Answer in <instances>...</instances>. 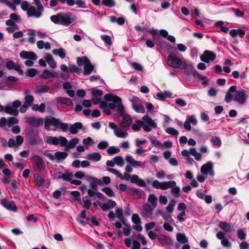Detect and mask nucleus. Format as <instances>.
I'll return each instance as SVG.
<instances>
[{
	"instance_id": "obj_1",
	"label": "nucleus",
	"mask_w": 249,
	"mask_h": 249,
	"mask_svg": "<svg viewBox=\"0 0 249 249\" xmlns=\"http://www.w3.org/2000/svg\"><path fill=\"white\" fill-rule=\"evenodd\" d=\"M51 21L55 24L68 26L76 20V17L71 12L58 13L51 17Z\"/></svg>"
},
{
	"instance_id": "obj_2",
	"label": "nucleus",
	"mask_w": 249,
	"mask_h": 249,
	"mask_svg": "<svg viewBox=\"0 0 249 249\" xmlns=\"http://www.w3.org/2000/svg\"><path fill=\"white\" fill-rule=\"evenodd\" d=\"M116 117L121 121L119 124H136V118H132L129 115L124 112V107L123 105H120L118 107V113Z\"/></svg>"
},
{
	"instance_id": "obj_3",
	"label": "nucleus",
	"mask_w": 249,
	"mask_h": 249,
	"mask_svg": "<svg viewBox=\"0 0 249 249\" xmlns=\"http://www.w3.org/2000/svg\"><path fill=\"white\" fill-rule=\"evenodd\" d=\"M104 98L105 101L112 102L108 104V107L111 110L117 108V113H118V107L120 105H123L121 98L111 93L106 94Z\"/></svg>"
},
{
	"instance_id": "obj_4",
	"label": "nucleus",
	"mask_w": 249,
	"mask_h": 249,
	"mask_svg": "<svg viewBox=\"0 0 249 249\" xmlns=\"http://www.w3.org/2000/svg\"><path fill=\"white\" fill-rule=\"evenodd\" d=\"M21 103L19 100H16L12 102V106H5V113L14 116H18L19 114L18 107L21 106Z\"/></svg>"
},
{
	"instance_id": "obj_5",
	"label": "nucleus",
	"mask_w": 249,
	"mask_h": 249,
	"mask_svg": "<svg viewBox=\"0 0 249 249\" xmlns=\"http://www.w3.org/2000/svg\"><path fill=\"white\" fill-rule=\"evenodd\" d=\"M183 61L176 54L173 53H171L168 55L167 57V64L168 65L175 69H178L181 67L183 64Z\"/></svg>"
},
{
	"instance_id": "obj_6",
	"label": "nucleus",
	"mask_w": 249,
	"mask_h": 249,
	"mask_svg": "<svg viewBox=\"0 0 249 249\" xmlns=\"http://www.w3.org/2000/svg\"><path fill=\"white\" fill-rule=\"evenodd\" d=\"M176 185V182L175 181H168L160 182L155 180L152 182L153 187L163 190H167Z\"/></svg>"
},
{
	"instance_id": "obj_7",
	"label": "nucleus",
	"mask_w": 249,
	"mask_h": 249,
	"mask_svg": "<svg viewBox=\"0 0 249 249\" xmlns=\"http://www.w3.org/2000/svg\"><path fill=\"white\" fill-rule=\"evenodd\" d=\"M45 142L49 144L55 145L59 144L61 146L63 147L67 142V139L62 136H47L46 138Z\"/></svg>"
},
{
	"instance_id": "obj_8",
	"label": "nucleus",
	"mask_w": 249,
	"mask_h": 249,
	"mask_svg": "<svg viewBox=\"0 0 249 249\" xmlns=\"http://www.w3.org/2000/svg\"><path fill=\"white\" fill-rule=\"evenodd\" d=\"M114 130L115 135L118 137L125 138L128 135L126 127L127 125H109Z\"/></svg>"
},
{
	"instance_id": "obj_9",
	"label": "nucleus",
	"mask_w": 249,
	"mask_h": 249,
	"mask_svg": "<svg viewBox=\"0 0 249 249\" xmlns=\"http://www.w3.org/2000/svg\"><path fill=\"white\" fill-rule=\"evenodd\" d=\"M248 98L246 92L245 90L241 89L236 91L233 96V100L237 101L240 104H244Z\"/></svg>"
},
{
	"instance_id": "obj_10",
	"label": "nucleus",
	"mask_w": 249,
	"mask_h": 249,
	"mask_svg": "<svg viewBox=\"0 0 249 249\" xmlns=\"http://www.w3.org/2000/svg\"><path fill=\"white\" fill-rule=\"evenodd\" d=\"M216 57V55L214 53L209 50H205L200 56V58L202 62L208 63L214 61Z\"/></svg>"
},
{
	"instance_id": "obj_11",
	"label": "nucleus",
	"mask_w": 249,
	"mask_h": 249,
	"mask_svg": "<svg viewBox=\"0 0 249 249\" xmlns=\"http://www.w3.org/2000/svg\"><path fill=\"white\" fill-rule=\"evenodd\" d=\"M155 209L149 204H144L142 207L141 215L144 218H150L153 215V211Z\"/></svg>"
},
{
	"instance_id": "obj_12",
	"label": "nucleus",
	"mask_w": 249,
	"mask_h": 249,
	"mask_svg": "<svg viewBox=\"0 0 249 249\" xmlns=\"http://www.w3.org/2000/svg\"><path fill=\"white\" fill-rule=\"evenodd\" d=\"M140 99L135 96L131 100L132 108L137 113H143L145 112V109L143 106L139 104Z\"/></svg>"
},
{
	"instance_id": "obj_13",
	"label": "nucleus",
	"mask_w": 249,
	"mask_h": 249,
	"mask_svg": "<svg viewBox=\"0 0 249 249\" xmlns=\"http://www.w3.org/2000/svg\"><path fill=\"white\" fill-rule=\"evenodd\" d=\"M201 172L203 175H208L213 176L214 172L213 170V163L212 161H208L203 164L201 167Z\"/></svg>"
},
{
	"instance_id": "obj_14",
	"label": "nucleus",
	"mask_w": 249,
	"mask_h": 249,
	"mask_svg": "<svg viewBox=\"0 0 249 249\" xmlns=\"http://www.w3.org/2000/svg\"><path fill=\"white\" fill-rule=\"evenodd\" d=\"M216 237L217 239L221 240V244L224 247L227 248L231 247V243L225 236L224 232L221 231L218 232L216 234Z\"/></svg>"
},
{
	"instance_id": "obj_15",
	"label": "nucleus",
	"mask_w": 249,
	"mask_h": 249,
	"mask_svg": "<svg viewBox=\"0 0 249 249\" xmlns=\"http://www.w3.org/2000/svg\"><path fill=\"white\" fill-rule=\"evenodd\" d=\"M6 67L8 70L14 69L21 75H23L24 74L23 71L21 69L19 64L18 63H15V62L12 60H8L6 62Z\"/></svg>"
},
{
	"instance_id": "obj_16",
	"label": "nucleus",
	"mask_w": 249,
	"mask_h": 249,
	"mask_svg": "<svg viewBox=\"0 0 249 249\" xmlns=\"http://www.w3.org/2000/svg\"><path fill=\"white\" fill-rule=\"evenodd\" d=\"M86 179L89 183L90 187L95 190L96 186L102 184V181L97 178L89 176L86 177Z\"/></svg>"
},
{
	"instance_id": "obj_17",
	"label": "nucleus",
	"mask_w": 249,
	"mask_h": 249,
	"mask_svg": "<svg viewBox=\"0 0 249 249\" xmlns=\"http://www.w3.org/2000/svg\"><path fill=\"white\" fill-rule=\"evenodd\" d=\"M23 142V138L18 135L16 137V141L13 139H10L8 140L7 145L9 147H18L19 146L21 145Z\"/></svg>"
},
{
	"instance_id": "obj_18",
	"label": "nucleus",
	"mask_w": 249,
	"mask_h": 249,
	"mask_svg": "<svg viewBox=\"0 0 249 249\" xmlns=\"http://www.w3.org/2000/svg\"><path fill=\"white\" fill-rule=\"evenodd\" d=\"M0 204L6 209L14 212L17 211V207L13 202H10L6 199H2L0 200Z\"/></svg>"
},
{
	"instance_id": "obj_19",
	"label": "nucleus",
	"mask_w": 249,
	"mask_h": 249,
	"mask_svg": "<svg viewBox=\"0 0 249 249\" xmlns=\"http://www.w3.org/2000/svg\"><path fill=\"white\" fill-rule=\"evenodd\" d=\"M125 160L127 163L131 164L133 167L136 168L138 167H143L144 164L141 161L136 160L132 156L127 155L125 157Z\"/></svg>"
},
{
	"instance_id": "obj_20",
	"label": "nucleus",
	"mask_w": 249,
	"mask_h": 249,
	"mask_svg": "<svg viewBox=\"0 0 249 249\" xmlns=\"http://www.w3.org/2000/svg\"><path fill=\"white\" fill-rule=\"evenodd\" d=\"M19 55L24 59L32 60H35L37 58L36 54L34 52L22 51L20 53Z\"/></svg>"
},
{
	"instance_id": "obj_21",
	"label": "nucleus",
	"mask_w": 249,
	"mask_h": 249,
	"mask_svg": "<svg viewBox=\"0 0 249 249\" xmlns=\"http://www.w3.org/2000/svg\"><path fill=\"white\" fill-rule=\"evenodd\" d=\"M158 240L160 244L163 246H169L173 244L172 239L168 236L162 234L158 237Z\"/></svg>"
},
{
	"instance_id": "obj_22",
	"label": "nucleus",
	"mask_w": 249,
	"mask_h": 249,
	"mask_svg": "<svg viewBox=\"0 0 249 249\" xmlns=\"http://www.w3.org/2000/svg\"><path fill=\"white\" fill-rule=\"evenodd\" d=\"M18 123V120L16 117H9L7 119L3 117L0 119V124H15Z\"/></svg>"
},
{
	"instance_id": "obj_23",
	"label": "nucleus",
	"mask_w": 249,
	"mask_h": 249,
	"mask_svg": "<svg viewBox=\"0 0 249 249\" xmlns=\"http://www.w3.org/2000/svg\"><path fill=\"white\" fill-rule=\"evenodd\" d=\"M136 123L137 124H156L154 121L150 118V116L146 115L142 118V120L136 119Z\"/></svg>"
},
{
	"instance_id": "obj_24",
	"label": "nucleus",
	"mask_w": 249,
	"mask_h": 249,
	"mask_svg": "<svg viewBox=\"0 0 249 249\" xmlns=\"http://www.w3.org/2000/svg\"><path fill=\"white\" fill-rule=\"evenodd\" d=\"M94 69V66L91 64L90 61L89 60L88 61H87V63L84 66L83 75L85 76L90 75Z\"/></svg>"
},
{
	"instance_id": "obj_25",
	"label": "nucleus",
	"mask_w": 249,
	"mask_h": 249,
	"mask_svg": "<svg viewBox=\"0 0 249 249\" xmlns=\"http://www.w3.org/2000/svg\"><path fill=\"white\" fill-rule=\"evenodd\" d=\"M130 181L140 187H145L146 186V182L143 179L140 178L137 175H132L130 179Z\"/></svg>"
},
{
	"instance_id": "obj_26",
	"label": "nucleus",
	"mask_w": 249,
	"mask_h": 249,
	"mask_svg": "<svg viewBox=\"0 0 249 249\" xmlns=\"http://www.w3.org/2000/svg\"><path fill=\"white\" fill-rule=\"evenodd\" d=\"M116 205L115 201L111 200L108 199L105 203H102L101 204V209L104 211H107L114 208Z\"/></svg>"
},
{
	"instance_id": "obj_27",
	"label": "nucleus",
	"mask_w": 249,
	"mask_h": 249,
	"mask_svg": "<svg viewBox=\"0 0 249 249\" xmlns=\"http://www.w3.org/2000/svg\"><path fill=\"white\" fill-rule=\"evenodd\" d=\"M182 68L184 69L188 74H192L193 76L194 72L196 71L190 63L184 61L182 65Z\"/></svg>"
},
{
	"instance_id": "obj_28",
	"label": "nucleus",
	"mask_w": 249,
	"mask_h": 249,
	"mask_svg": "<svg viewBox=\"0 0 249 249\" xmlns=\"http://www.w3.org/2000/svg\"><path fill=\"white\" fill-rule=\"evenodd\" d=\"M44 124H69L67 123H62L59 119L54 117H46Z\"/></svg>"
},
{
	"instance_id": "obj_29",
	"label": "nucleus",
	"mask_w": 249,
	"mask_h": 249,
	"mask_svg": "<svg viewBox=\"0 0 249 249\" xmlns=\"http://www.w3.org/2000/svg\"><path fill=\"white\" fill-rule=\"evenodd\" d=\"M27 123L29 124H43V120L41 118L31 117L27 118Z\"/></svg>"
},
{
	"instance_id": "obj_30",
	"label": "nucleus",
	"mask_w": 249,
	"mask_h": 249,
	"mask_svg": "<svg viewBox=\"0 0 249 249\" xmlns=\"http://www.w3.org/2000/svg\"><path fill=\"white\" fill-rule=\"evenodd\" d=\"M27 14L28 17H34L36 18H39L42 15L40 12L36 11V10L34 6H31L29 7L27 11Z\"/></svg>"
},
{
	"instance_id": "obj_31",
	"label": "nucleus",
	"mask_w": 249,
	"mask_h": 249,
	"mask_svg": "<svg viewBox=\"0 0 249 249\" xmlns=\"http://www.w3.org/2000/svg\"><path fill=\"white\" fill-rule=\"evenodd\" d=\"M33 160L36 162V167L39 170H43L44 168V163L42 159L39 156L37 155L34 156L33 157Z\"/></svg>"
},
{
	"instance_id": "obj_32",
	"label": "nucleus",
	"mask_w": 249,
	"mask_h": 249,
	"mask_svg": "<svg viewBox=\"0 0 249 249\" xmlns=\"http://www.w3.org/2000/svg\"><path fill=\"white\" fill-rule=\"evenodd\" d=\"M87 159L95 162L99 161L101 159V156L99 153H90L87 155Z\"/></svg>"
},
{
	"instance_id": "obj_33",
	"label": "nucleus",
	"mask_w": 249,
	"mask_h": 249,
	"mask_svg": "<svg viewBox=\"0 0 249 249\" xmlns=\"http://www.w3.org/2000/svg\"><path fill=\"white\" fill-rule=\"evenodd\" d=\"M79 142V139L77 138L72 139L70 140L69 142H68L67 140V142L66 144L63 146L65 147L66 149H71L76 146V145Z\"/></svg>"
},
{
	"instance_id": "obj_34",
	"label": "nucleus",
	"mask_w": 249,
	"mask_h": 249,
	"mask_svg": "<svg viewBox=\"0 0 249 249\" xmlns=\"http://www.w3.org/2000/svg\"><path fill=\"white\" fill-rule=\"evenodd\" d=\"M47 62L49 65V66L52 68H55L56 67V62L53 58V56L49 53H47L46 54V56L45 57Z\"/></svg>"
},
{
	"instance_id": "obj_35",
	"label": "nucleus",
	"mask_w": 249,
	"mask_h": 249,
	"mask_svg": "<svg viewBox=\"0 0 249 249\" xmlns=\"http://www.w3.org/2000/svg\"><path fill=\"white\" fill-rule=\"evenodd\" d=\"M219 227L225 232H228L231 231V227L230 223L226 222L220 221Z\"/></svg>"
},
{
	"instance_id": "obj_36",
	"label": "nucleus",
	"mask_w": 249,
	"mask_h": 249,
	"mask_svg": "<svg viewBox=\"0 0 249 249\" xmlns=\"http://www.w3.org/2000/svg\"><path fill=\"white\" fill-rule=\"evenodd\" d=\"M147 201L151 204L150 205L155 209L157 205L158 198L154 194H152L149 196Z\"/></svg>"
},
{
	"instance_id": "obj_37",
	"label": "nucleus",
	"mask_w": 249,
	"mask_h": 249,
	"mask_svg": "<svg viewBox=\"0 0 249 249\" xmlns=\"http://www.w3.org/2000/svg\"><path fill=\"white\" fill-rule=\"evenodd\" d=\"M57 102L58 104H63L70 106L72 105V100L67 97H58L57 98Z\"/></svg>"
},
{
	"instance_id": "obj_38",
	"label": "nucleus",
	"mask_w": 249,
	"mask_h": 249,
	"mask_svg": "<svg viewBox=\"0 0 249 249\" xmlns=\"http://www.w3.org/2000/svg\"><path fill=\"white\" fill-rule=\"evenodd\" d=\"M55 160L57 161H60L65 159L68 156L67 153L65 152L57 151L55 153Z\"/></svg>"
},
{
	"instance_id": "obj_39",
	"label": "nucleus",
	"mask_w": 249,
	"mask_h": 249,
	"mask_svg": "<svg viewBox=\"0 0 249 249\" xmlns=\"http://www.w3.org/2000/svg\"><path fill=\"white\" fill-rule=\"evenodd\" d=\"M52 53L54 55H58L61 58H64L66 57V54L64 52V49L62 48H60L58 49H53L52 51Z\"/></svg>"
},
{
	"instance_id": "obj_40",
	"label": "nucleus",
	"mask_w": 249,
	"mask_h": 249,
	"mask_svg": "<svg viewBox=\"0 0 249 249\" xmlns=\"http://www.w3.org/2000/svg\"><path fill=\"white\" fill-rule=\"evenodd\" d=\"M177 241L181 244H185L188 242V240L185 234L178 233L176 235Z\"/></svg>"
},
{
	"instance_id": "obj_41",
	"label": "nucleus",
	"mask_w": 249,
	"mask_h": 249,
	"mask_svg": "<svg viewBox=\"0 0 249 249\" xmlns=\"http://www.w3.org/2000/svg\"><path fill=\"white\" fill-rule=\"evenodd\" d=\"M72 176V174L71 173H62L59 175L58 178L62 179L65 181H70Z\"/></svg>"
},
{
	"instance_id": "obj_42",
	"label": "nucleus",
	"mask_w": 249,
	"mask_h": 249,
	"mask_svg": "<svg viewBox=\"0 0 249 249\" xmlns=\"http://www.w3.org/2000/svg\"><path fill=\"white\" fill-rule=\"evenodd\" d=\"M50 89V88L47 86L41 85L37 87L36 90L35 91L38 94H41L48 92Z\"/></svg>"
},
{
	"instance_id": "obj_43",
	"label": "nucleus",
	"mask_w": 249,
	"mask_h": 249,
	"mask_svg": "<svg viewBox=\"0 0 249 249\" xmlns=\"http://www.w3.org/2000/svg\"><path fill=\"white\" fill-rule=\"evenodd\" d=\"M32 109L34 111H38L41 113H43L45 110V105L41 103L39 106L37 104H34L32 107Z\"/></svg>"
},
{
	"instance_id": "obj_44",
	"label": "nucleus",
	"mask_w": 249,
	"mask_h": 249,
	"mask_svg": "<svg viewBox=\"0 0 249 249\" xmlns=\"http://www.w3.org/2000/svg\"><path fill=\"white\" fill-rule=\"evenodd\" d=\"M39 77L45 79H49L50 77H55V75L48 70H44Z\"/></svg>"
},
{
	"instance_id": "obj_45",
	"label": "nucleus",
	"mask_w": 249,
	"mask_h": 249,
	"mask_svg": "<svg viewBox=\"0 0 249 249\" xmlns=\"http://www.w3.org/2000/svg\"><path fill=\"white\" fill-rule=\"evenodd\" d=\"M176 203V201L174 199H172L170 201L166 208V212L167 213H171L173 212Z\"/></svg>"
},
{
	"instance_id": "obj_46",
	"label": "nucleus",
	"mask_w": 249,
	"mask_h": 249,
	"mask_svg": "<svg viewBox=\"0 0 249 249\" xmlns=\"http://www.w3.org/2000/svg\"><path fill=\"white\" fill-rule=\"evenodd\" d=\"M102 191L110 197H114L115 196V193L113 190L109 187H104L102 189Z\"/></svg>"
},
{
	"instance_id": "obj_47",
	"label": "nucleus",
	"mask_w": 249,
	"mask_h": 249,
	"mask_svg": "<svg viewBox=\"0 0 249 249\" xmlns=\"http://www.w3.org/2000/svg\"><path fill=\"white\" fill-rule=\"evenodd\" d=\"M34 101V97L32 95H27L24 97V104L30 107L32 106Z\"/></svg>"
},
{
	"instance_id": "obj_48",
	"label": "nucleus",
	"mask_w": 249,
	"mask_h": 249,
	"mask_svg": "<svg viewBox=\"0 0 249 249\" xmlns=\"http://www.w3.org/2000/svg\"><path fill=\"white\" fill-rule=\"evenodd\" d=\"M191 123L193 124H196L197 123V120L193 115H188L183 124H190Z\"/></svg>"
},
{
	"instance_id": "obj_49",
	"label": "nucleus",
	"mask_w": 249,
	"mask_h": 249,
	"mask_svg": "<svg viewBox=\"0 0 249 249\" xmlns=\"http://www.w3.org/2000/svg\"><path fill=\"white\" fill-rule=\"evenodd\" d=\"M115 214L117 217L122 222L124 223L123 211L122 208H117L115 210Z\"/></svg>"
},
{
	"instance_id": "obj_50",
	"label": "nucleus",
	"mask_w": 249,
	"mask_h": 249,
	"mask_svg": "<svg viewBox=\"0 0 249 249\" xmlns=\"http://www.w3.org/2000/svg\"><path fill=\"white\" fill-rule=\"evenodd\" d=\"M89 59L86 56L82 57H78L76 59L77 64L78 66H82L83 65H85L87 63V61H88Z\"/></svg>"
},
{
	"instance_id": "obj_51",
	"label": "nucleus",
	"mask_w": 249,
	"mask_h": 249,
	"mask_svg": "<svg viewBox=\"0 0 249 249\" xmlns=\"http://www.w3.org/2000/svg\"><path fill=\"white\" fill-rule=\"evenodd\" d=\"M115 161V164L120 166L123 167L124 164V161L123 158L121 156H117L113 158Z\"/></svg>"
},
{
	"instance_id": "obj_52",
	"label": "nucleus",
	"mask_w": 249,
	"mask_h": 249,
	"mask_svg": "<svg viewBox=\"0 0 249 249\" xmlns=\"http://www.w3.org/2000/svg\"><path fill=\"white\" fill-rule=\"evenodd\" d=\"M82 129V125H70L69 131L72 134H76L79 129Z\"/></svg>"
},
{
	"instance_id": "obj_53",
	"label": "nucleus",
	"mask_w": 249,
	"mask_h": 249,
	"mask_svg": "<svg viewBox=\"0 0 249 249\" xmlns=\"http://www.w3.org/2000/svg\"><path fill=\"white\" fill-rule=\"evenodd\" d=\"M37 72V71L34 68L28 69L25 72V75L29 77H34Z\"/></svg>"
},
{
	"instance_id": "obj_54",
	"label": "nucleus",
	"mask_w": 249,
	"mask_h": 249,
	"mask_svg": "<svg viewBox=\"0 0 249 249\" xmlns=\"http://www.w3.org/2000/svg\"><path fill=\"white\" fill-rule=\"evenodd\" d=\"M103 5L108 7H113L115 6V2L114 0H102Z\"/></svg>"
},
{
	"instance_id": "obj_55",
	"label": "nucleus",
	"mask_w": 249,
	"mask_h": 249,
	"mask_svg": "<svg viewBox=\"0 0 249 249\" xmlns=\"http://www.w3.org/2000/svg\"><path fill=\"white\" fill-rule=\"evenodd\" d=\"M71 196L74 198L72 199L73 201H80V193L76 191H71Z\"/></svg>"
},
{
	"instance_id": "obj_56",
	"label": "nucleus",
	"mask_w": 249,
	"mask_h": 249,
	"mask_svg": "<svg viewBox=\"0 0 249 249\" xmlns=\"http://www.w3.org/2000/svg\"><path fill=\"white\" fill-rule=\"evenodd\" d=\"M106 170L112 173V174L116 175L117 177H118L120 179H124L123 175H122V174H121L118 171L115 169L107 167L106 169Z\"/></svg>"
},
{
	"instance_id": "obj_57",
	"label": "nucleus",
	"mask_w": 249,
	"mask_h": 249,
	"mask_svg": "<svg viewBox=\"0 0 249 249\" xmlns=\"http://www.w3.org/2000/svg\"><path fill=\"white\" fill-rule=\"evenodd\" d=\"M10 18L14 21H15L18 23H21L22 22V20L21 19L20 17L15 13L11 14L10 15Z\"/></svg>"
},
{
	"instance_id": "obj_58",
	"label": "nucleus",
	"mask_w": 249,
	"mask_h": 249,
	"mask_svg": "<svg viewBox=\"0 0 249 249\" xmlns=\"http://www.w3.org/2000/svg\"><path fill=\"white\" fill-rule=\"evenodd\" d=\"M120 151V149L117 147L110 146L107 149V152L109 155H113L119 153Z\"/></svg>"
},
{
	"instance_id": "obj_59",
	"label": "nucleus",
	"mask_w": 249,
	"mask_h": 249,
	"mask_svg": "<svg viewBox=\"0 0 249 249\" xmlns=\"http://www.w3.org/2000/svg\"><path fill=\"white\" fill-rule=\"evenodd\" d=\"M171 188L172 194L175 197H178L180 196V188L176 185Z\"/></svg>"
},
{
	"instance_id": "obj_60",
	"label": "nucleus",
	"mask_w": 249,
	"mask_h": 249,
	"mask_svg": "<svg viewBox=\"0 0 249 249\" xmlns=\"http://www.w3.org/2000/svg\"><path fill=\"white\" fill-rule=\"evenodd\" d=\"M91 94L94 97H98L101 96L103 95V92L100 89H97L96 88H92L91 89Z\"/></svg>"
},
{
	"instance_id": "obj_61",
	"label": "nucleus",
	"mask_w": 249,
	"mask_h": 249,
	"mask_svg": "<svg viewBox=\"0 0 249 249\" xmlns=\"http://www.w3.org/2000/svg\"><path fill=\"white\" fill-rule=\"evenodd\" d=\"M70 71L71 72H75L79 74L81 71V69L79 68L75 65L72 64L70 66Z\"/></svg>"
},
{
	"instance_id": "obj_62",
	"label": "nucleus",
	"mask_w": 249,
	"mask_h": 249,
	"mask_svg": "<svg viewBox=\"0 0 249 249\" xmlns=\"http://www.w3.org/2000/svg\"><path fill=\"white\" fill-rule=\"evenodd\" d=\"M83 142L86 146V148H88V146H91L93 144L94 142L90 137H88L83 140Z\"/></svg>"
},
{
	"instance_id": "obj_63",
	"label": "nucleus",
	"mask_w": 249,
	"mask_h": 249,
	"mask_svg": "<svg viewBox=\"0 0 249 249\" xmlns=\"http://www.w3.org/2000/svg\"><path fill=\"white\" fill-rule=\"evenodd\" d=\"M75 4L77 5L78 7L82 8H86L88 7L86 2L84 0H76L75 1Z\"/></svg>"
},
{
	"instance_id": "obj_64",
	"label": "nucleus",
	"mask_w": 249,
	"mask_h": 249,
	"mask_svg": "<svg viewBox=\"0 0 249 249\" xmlns=\"http://www.w3.org/2000/svg\"><path fill=\"white\" fill-rule=\"evenodd\" d=\"M34 179L38 185H41L44 182V180L38 175H35L34 176Z\"/></svg>"
}]
</instances>
